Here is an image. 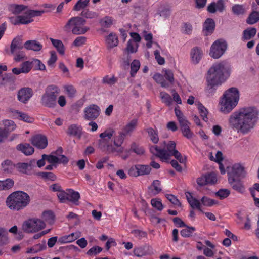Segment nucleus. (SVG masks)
I'll use <instances>...</instances> for the list:
<instances>
[{
    "instance_id": "nucleus-1",
    "label": "nucleus",
    "mask_w": 259,
    "mask_h": 259,
    "mask_svg": "<svg viewBox=\"0 0 259 259\" xmlns=\"http://www.w3.org/2000/svg\"><path fill=\"white\" fill-rule=\"evenodd\" d=\"M258 119V112L256 108H244L230 115L229 125L233 130L246 134L254 127Z\"/></svg>"
},
{
    "instance_id": "nucleus-2",
    "label": "nucleus",
    "mask_w": 259,
    "mask_h": 259,
    "mask_svg": "<svg viewBox=\"0 0 259 259\" xmlns=\"http://www.w3.org/2000/svg\"><path fill=\"white\" fill-rule=\"evenodd\" d=\"M229 76V72L223 63L213 65L208 71L206 92L213 94L216 91V87L225 82Z\"/></svg>"
},
{
    "instance_id": "nucleus-3",
    "label": "nucleus",
    "mask_w": 259,
    "mask_h": 259,
    "mask_svg": "<svg viewBox=\"0 0 259 259\" xmlns=\"http://www.w3.org/2000/svg\"><path fill=\"white\" fill-rule=\"evenodd\" d=\"M29 195L22 191H15L10 194L7 198V206L14 211H19L26 207L30 202Z\"/></svg>"
},
{
    "instance_id": "nucleus-4",
    "label": "nucleus",
    "mask_w": 259,
    "mask_h": 259,
    "mask_svg": "<svg viewBox=\"0 0 259 259\" xmlns=\"http://www.w3.org/2000/svg\"><path fill=\"white\" fill-rule=\"evenodd\" d=\"M239 99L238 89L232 87L224 93L220 101V111L227 114L232 111L237 105Z\"/></svg>"
},
{
    "instance_id": "nucleus-5",
    "label": "nucleus",
    "mask_w": 259,
    "mask_h": 259,
    "mask_svg": "<svg viewBox=\"0 0 259 259\" xmlns=\"http://www.w3.org/2000/svg\"><path fill=\"white\" fill-rule=\"evenodd\" d=\"M176 144L174 141H163L160 143V146L153 145L150 147V152L160 159L162 161L168 162L170 157L174 155Z\"/></svg>"
},
{
    "instance_id": "nucleus-6",
    "label": "nucleus",
    "mask_w": 259,
    "mask_h": 259,
    "mask_svg": "<svg viewBox=\"0 0 259 259\" xmlns=\"http://www.w3.org/2000/svg\"><path fill=\"white\" fill-rule=\"evenodd\" d=\"M115 131L112 129H109L105 131L100 134V139L98 141V148L103 152L107 154L114 153H122L123 151V148L121 147L117 149L111 139Z\"/></svg>"
},
{
    "instance_id": "nucleus-7",
    "label": "nucleus",
    "mask_w": 259,
    "mask_h": 259,
    "mask_svg": "<svg viewBox=\"0 0 259 259\" xmlns=\"http://www.w3.org/2000/svg\"><path fill=\"white\" fill-rule=\"evenodd\" d=\"M60 92L59 87L54 84L48 85L41 98V105L48 108H54L56 105L57 97Z\"/></svg>"
},
{
    "instance_id": "nucleus-8",
    "label": "nucleus",
    "mask_w": 259,
    "mask_h": 259,
    "mask_svg": "<svg viewBox=\"0 0 259 259\" xmlns=\"http://www.w3.org/2000/svg\"><path fill=\"white\" fill-rule=\"evenodd\" d=\"M86 20L82 17H73L68 21L64 29L66 31H71L75 35L83 34L89 30L88 27L84 26Z\"/></svg>"
},
{
    "instance_id": "nucleus-9",
    "label": "nucleus",
    "mask_w": 259,
    "mask_h": 259,
    "mask_svg": "<svg viewBox=\"0 0 259 259\" xmlns=\"http://www.w3.org/2000/svg\"><path fill=\"white\" fill-rule=\"evenodd\" d=\"M46 227L45 223L39 219L32 218L25 221L22 225L23 230L26 233H35Z\"/></svg>"
},
{
    "instance_id": "nucleus-10",
    "label": "nucleus",
    "mask_w": 259,
    "mask_h": 259,
    "mask_svg": "<svg viewBox=\"0 0 259 259\" xmlns=\"http://www.w3.org/2000/svg\"><path fill=\"white\" fill-rule=\"evenodd\" d=\"M227 47V44L225 41L217 40L211 47L210 55L214 58H219L225 53Z\"/></svg>"
},
{
    "instance_id": "nucleus-11",
    "label": "nucleus",
    "mask_w": 259,
    "mask_h": 259,
    "mask_svg": "<svg viewBox=\"0 0 259 259\" xmlns=\"http://www.w3.org/2000/svg\"><path fill=\"white\" fill-rule=\"evenodd\" d=\"M85 120L93 121L96 119L100 114V108L96 104H91L85 107L83 111Z\"/></svg>"
},
{
    "instance_id": "nucleus-12",
    "label": "nucleus",
    "mask_w": 259,
    "mask_h": 259,
    "mask_svg": "<svg viewBox=\"0 0 259 259\" xmlns=\"http://www.w3.org/2000/svg\"><path fill=\"white\" fill-rule=\"evenodd\" d=\"M228 179H241L245 176L244 167L240 164H234L230 169L228 170Z\"/></svg>"
},
{
    "instance_id": "nucleus-13",
    "label": "nucleus",
    "mask_w": 259,
    "mask_h": 259,
    "mask_svg": "<svg viewBox=\"0 0 259 259\" xmlns=\"http://www.w3.org/2000/svg\"><path fill=\"white\" fill-rule=\"evenodd\" d=\"M24 48V44L23 42V40L20 36H17L15 37L11 42L10 46V49L8 48L5 50L7 53L14 55L15 53L22 50Z\"/></svg>"
},
{
    "instance_id": "nucleus-14",
    "label": "nucleus",
    "mask_w": 259,
    "mask_h": 259,
    "mask_svg": "<svg viewBox=\"0 0 259 259\" xmlns=\"http://www.w3.org/2000/svg\"><path fill=\"white\" fill-rule=\"evenodd\" d=\"M31 142L34 146L39 149H44L48 145L47 137L41 134H38L33 136L31 138Z\"/></svg>"
},
{
    "instance_id": "nucleus-15",
    "label": "nucleus",
    "mask_w": 259,
    "mask_h": 259,
    "mask_svg": "<svg viewBox=\"0 0 259 259\" xmlns=\"http://www.w3.org/2000/svg\"><path fill=\"white\" fill-rule=\"evenodd\" d=\"M33 94V90L30 88H23L18 92V100L22 103H26Z\"/></svg>"
},
{
    "instance_id": "nucleus-16",
    "label": "nucleus",
    "mask_w": 259,
    "mask_h": 259,
    "mask_svg": "<svg viewBox=\"0 0 259 259\" xmlns=\"http://www.w3.org/2000/svg\"><path fill=\"white\" fill-rule=\"evenodd\" d=\"M133 253L137 257H142L147 255L153 253V250L151 246L145 245L139 247H136L133 250Z\"/></svg>"
},
{
    "instance_id": "nucleus-17",
    "label": "nucleus",
    "mask_w": 259,
    "mask_h": 259,
    "mask_svg": "<svg viewBox=\"0 0 259 259\" xmlns=\"http://www.w3.org/2000/svg\"><path fill=\"white\" fill-rule=\"evenodd\" d=\"M82 127L80 125L73 124L69 126L66 133L70 136L80 139L82 136Z\"/></svg>"
},
{
    "instance_id": "nucleus-18",
    "label": "nucleus",
    "mask_w": 259,
    "mask_h": 259,
    "mask_svg": "<svg viewBox=\"0 0 259 259\" xmlns=\"http://www.w3.org/2000/svg\"><path fill=\"white\" fill-rule=\"evenodd\" d=\"M80 198V195L78 192L72 189H67V201L71 202L75 205H78Z\"/></svg>"
},
{
    "instance_id": "nucleus-19",
    "label": "nucleus",
    "mask_w": 259,
    "mask_h": 259,
    "mask_svg": "<svg viewBox=\"0 0 259 259\" xmlns=\"http://www.w3.org/2000/svg\"><path fill=\"white\" fill-rule=\"evenodd\" d=\"M229 183L232 188L240 193H243L245 192V187L240 179H228Z\"/></svg>"
},
{
    "instance_id": "nucleus-20",
    "label": "nucleus",
    "mask_w": 259,
    "mask_h": 259,
    "mask_svg": "<svg viewBox=\"0 0 259 259\" xmlns=\"http://www.w3.org/2000/svg\"><path fill=\"white\" fill-rule=\"evenodd\" d=\"M16 149L27 156L32 155L34 152L33 147L28 143L19 144L16 146Z\"/></svg>"
},
{
    "instance_id": "nucleus-21",
    "label": "nucleus",
    "mask_w": 259,
    "mask_h": 259,
    "mask_svg": "<svg viewBox=\"0 0 259 259\" xmlns=\"http://www.w3.org/2000/svg\"><path fill=\"white\" fill-rule=\"evenodd\" d=\"M187 194H186L187 199L191 208L197 209L200 212H203L200 201L196 198L193 197L190 193L188 192Z\"/></svg>"
},
{
    "instance_id": "nucleus-22",
    "label": "nucleus",
    "mask_w": 259,
    "mask_h": 259,
    "mask_svg": "<svg viewBox=\"0 0 259 259\" xmlns=\"http://www.w3.org/2000/svg\"><path fill=\"white\" fill-rule=\"evenodd\" d=\"M24 48L27 50L39 51L42 48V45L35 40H27L24 43Z\"/></svg>"
},
{
    "instance_id": "nucleus-23",
    "label": "nucleus",
    "mask_w": 259,
    "mask_h": 259,
    "mask_svg": "<svg viewBox=\"0 0 259 259\" xmlns=\"http://www.w3.org/2000/svg\"><path fill=\"white\" fill-rule=\"evenodd\" d=\"M215 28V22L211 18H207L203 25V31L206 35L211 34Z\"/></svg>"
},
{
    "instance_id": "nucleus-24",
    "label": "nucleus",
    "mask_w": 259,
    "mask_h": 259,
    "mask_svg": "<svg viewBox=\"0 0 259 259\" xmlns=\"http://www.w3.org/2000/svg\"><path fill=\"white\" fill-rule=\"evenodd\" d=\"M180 124L183 135L188 139H191L193 136V133L191 131L188 120L180 123Z\"/></svg>"
},
{
    "instance_id": "nucleus-25",
    "label": "nucleus",
    "mask_w": 259,
    "mask_h": 259,
    "mask_svg": "<svg viewBox=\"0 0 259 259\" xmlns=\"http://www.w3.org/2000/svg\"><path fill=\"white\" fill-rule=\"evenodd\" d=\"M202 51L197 47L193 48L191 52V57L193 63L197 64L202 57Z\"/></svg>"
},
{
    "instance_id": "nucleus-26",
    "label": "nucleus",
    "mask_w": 259,
    "mask_h": 259,
    "mask_svg": "<svg viewBox=\"0 0 259 259\" xmlns=\"http://www.w3.org/2000/svg\"><path fill=\"white\" fill-rule=\"evenodd\" d=\"M1 165L2 170L7 174H12L16 168V164L8 159L3 161Z\"/></svg>"
},
{
    "instance_id": "nucleus-27",
    "label": "nucleus",
    "mask_w": 259,
    "mask_h": 259,
    "mask_svg": "<svg viewBox=\"0 0 259 259\" xmlns=\"http://www.w3.org/2000/svg\"><path fill=\"white\" fill-rule=\"evenodd\" d=\"M33 162V161H30L29 163L19 162L16 164V168L19 172L27 174V170H30L32 168Z\"/></svg>"
},
{
    "instance_id": "nucleus-28",
    "label": "nucleus",
    "mask_w": 259,
    "mask_h": 259,
    "mask_svg": "<svg viewBox=\"0 0 259 259\" xmlns=\"http://www.w3.org/2000/svg\"><path fill=\"white\" fill-rule=\"evenodd\" d=\"M256 33V29L254 27H249L243 31L241 39L243 41L248 40L253 38Z\"/></svg>"
},
{
    "instance_id": "nucleus-29",
    "label": "nucleus",
    "mask_w": 259,
    "mask_h": 259,
    "mask_svg": "<svg viewBox=\"0 0 259 259\" xmlns=\"http://www.w3.org/2000/svg\"><path fill=\"white\" fill-rule=\"evenodd\" d=\"M138 125V119H133L130 121L123 128L125 135H129L135 130Z\"/></svg>"
},
{
    "instance_id": "nucleus-30",
    "label": "nucleus",
    "mask_w": 259,
    "mask_h": 259,
    "mask_svg": "<svg viewBox=\"0 0 259 259\" xmlns=\"http://www.w3.org/2000/svg\"><path fill=\"white\" fill-rule=\"evenodd\" d=\"M106 41L108 47L112 48L116 47L118 44V36L115 33H110L106 38Z\"/></svg>"
},
{
    "instance_id": "nucleus-31",
    "label": "nucleus",
    "mask_w": 259,
    "mask_h": 259,
    "mask_svg": "<svg viewBox=\"0 0 259 259\" xmlns=\"http://www.w3.org/2000/svg\"><path fill=\"white\" fill-rule=\"evenodd\" d=\"M50 40L53 46L56 49L57 52L63 55L65 53V47L61 40L50 38Z\"/></svg>"
},
{
    "instance_id": "nucleus-32",
    "label": "nucleus",
    "mask_w": 259,
    "mask_h": 259,
    "mask_svg": "<svg viewBox=\"0 0 259 259\" xmlns=\"http://www.w3.org/2000/svg\"><path fill=\"white\" fill-rule=\"evenodd\" d=\"M11 111L12 113L17 115L19 119L23 120L26 122L32 123L34 121V118L29 116L26 113L19 112V111L16 110H11Z\"/></svg>"
},
{
    "instance_id": "nucleus-33",
    "label": "nucleus",
    "mask_w": 259,
    "mask_h": 259,
    "mask_svg": "<svg viewBox=\"0 0 259 259\" xmlns=\"http://www.w3.org/2000/svg\"><path fill=\"white\" fill-rule=\"evenodd\" d=\"M148 133L150 140L154 144H156L159 141V137L158 132L157 130H154L152 127H148L146 130Z\"/></svg>"
},
{
    "instance_id": "nucleus-34",
    "label": "nucleus",
    "mask_w": 259,
    "mask_h": 259,
    "mask_svg": "<svg viewBox=\"0 0 259 259\" xmlns=\"http://www.w3.org/2000/svg\"><path fill=\"white\" fill-rule=\"evenodd\" d=\"M8 232L6 229L0 227V246L6 245L9 242Z\"/></svg>"
},
{
    "instance_id": "nucleus-35",
    "label": "nucleus",
    "mask_w": 259,
    "mask_h": 259,
    "mask_svg": "<svg viewBox=\"0 0 259 259\" xmlns=\"http://www.w3.org/2000/svg\"><path fill=\"white\" fill-rule=\"evenodd\" d=\"M258 21L259 12L253 10L247 18L246 23L249 25H252L257 23Z\"/></svg>"
},
{
    "instance_id": "nucleus-36",
    "label": "nucleus",
    "mask_w": 259,
    "mask_h": 259,
    "mask_svg": "<svg viewBox=\"0 0 259 259\" xmlns=\"http://www.w3.org/2000/svg\"><path fill=\"white\" fill-rule=\"evenodd\" d=\"M113 20L112 17L106 16L102 18L100 20L99 23L103 28H108L113 24Z\"/></svg>"
},
{
    "instance_id": "nucleus-37",
    "label": "nucleus",
    "mask_w": 259,
    "mask_h": 259,
    "mask_svg": "<svg viewBox=\"0 0 259 259\" xmlns=\"http://www.w3.org/2000/svg\"><path fill=\"white\" fill-rule=\"evenodd\" d=\"M153 79L158 84H160L162 87L168 88L169 87V83L167 82L164 78L163 75L160 73H156L153 76Z\"/></svg>"
},
{
    "instance_id": "nucleus-38",
    "label": "nucleus",
    "mask_w": 259,
    "mask_h": 259,
    "mask_svg": "<svg viewBox=\"0 0 259 259\" xmlns=\"http://www.w3.org/2000/svg\"><path fill=\"white\" fill-rule=\"evenodd\" d=\"M90 0H78L73 7V10L79 11L83 10L89 5Z\"/></svg>"
},
{
    "instance_id": "nucleus-39",
    "label": "nucleus",
    "mask_w": 259,
    "mask_h": 259,
    "mask_svg": "<svg viewBox=\"0 0 259 259\" xmlns=\"http://www.w3.org/2000/svg\"><path fill=\"white\" fill-rule=\"evenodd\" d=\"M46 248L45 243L36 244L31 248H28L27 253H35L40 252Z\"/></svg>"
},
{
    "instance_id": "nucleus-40",
    "label": "nucleus",
    "mask_w": 259,
    "mask_h": 259,
    "mask_svg": "<svg viewBox=\"0 0 259 259\" xmlns=\"http://www.w3.org/2000/svg\"><path fill=\"white\" fill-rule=\"evenodd\" d=\"M158 14L161 17L167 18L170 14V9L168 5H161L159 8L157 12Z\"/></svg>"
},
{
    "instance_id": "nucleus-41",
    "label": "nucleus",
    "mask_w": 259,
    "mask_h": 259,
    "mask_svg": "<svg viewBox=\"0 0 259 259\" xmlns=\"http://www.w3.org/2000/svg\"><path fill=\"white\" fill-rule=\"evenodd\" d=\"M42 218L46 222L52 224L54 221L55 215L51 210H46L43 212Z\"/></svg>"
},
{
    "instance_id": "nucleus-42",
    "label": "nucleus",
    "mask_w": 259,
    "mask_h": 259,
    "mask_svg": "<svg viewBox=\"0 0 259 259\" xmlns=\"http://www.w3.org/2000/svg\"><path fill=\"white\" fill-rule=\"evenodd\" d=\"M140 67V62L138 60H134L131 64L130 75L132 77H134L139 70Z\"/></svg>"
},
{
    "instance_id": "nucleus-43",
    "label": "nucleus",
    "mask_w": 259,
    "mask_h": 259,
    "mask_svg": "<svg viewBox=\"0 0 259 259\" xmlns=\"http://www.w3.org/2000/svg\"><path fill=\"white\" fill-rule=\"evenodd\" d=\"M81 16L87 19L97 18L99 15L97 13L91 11L89 9H84L82 11Z\"/></svg>"
},
{
    "instance_id": "nucleus-44",
    "label": "nucleus",
    "mask_w": 259,
    "mask_h": 259,
    "mask_svg": "<svg viewBox=\"0 0 259 259\" xmlns=\"http://www.w3.org/2000/svg\"><path fill=\"white\" fill-rule=\"evenodd\" d=\"M127 135L125 134V133L122 131L119 133L118 136H117L114 138V144L115 146L118 147H121V145L124 142L125 137Z\"/></svg>"
},
{
    "instance_id": "nucleus-45",
    "label": "nucleus",
    "mask_w": 259,
    "mask_h": 259,
    "mask_svg": "<svg viewBox=\"0 0 259 259\" xmlns=\"http://www.w3.org/2000/svg\"><path fill=\"white\" fill-rule=\"evenodd\" d=\"M37 175L45 180L52 181H54L57 179L56 175L52 172H39Z\"/></svg>"
},
{
    "instance_id": "nucleus-46",
    "label": "nucleus",
    "mask_w": 259,
    "mask_h": 259,
    "mask_svg": "<svg viewBox=\"0 0 259 259\" xmlns=\"http://www.w3.org/2000/svg\"><path fill=\"white\" fill-rule=\"evenodd\" d=\"M3 125L4 126L3 128L7 131L9 133L13 131L16 127V125L13 121L8 119L3 121Z\"/></svg>"
},
{
    "instance_id": "nucleus-47",
    "label": "nucleus",
    "mask_w": 259,
    "mask_h": 259,
    "mask_svg": "<svg viewBox=\"0 0 259 259\" xmlns=\"http://www.w3.org/2000/svg\"><path fill=\"white\" fill-rule=\"evenodd\" d=\"M130 151L139 155L143 154L145 152L144 148L142 146L137 144L136 143H133L131 145Z\"/></svg>"
},
{
    "instance_id": "nucleus-48",
    "label": "nucleus",
    "mask_w": 259,
    "mask_h": 259,
    "mask_svg": "<svg viewBox=\"0 0 259 259\" xmlns=\"http://www.w3.org/2000/svg\"><path fill=\"white\" fill-rule=\"evenodd\" d=\"M186 228L181 231V235L183 237H189L192 236V233L196 230L194 227H189L186 225Z\"/></svg>"
},
{
    "instance_id": "nucleus-49",
    "label": "nucleus",
    "mask_w": 259,
    "mask_h": 259,
    "mask_svg": "<svg viewBox=\"0 0 259 259\" xmlns=\"http://www.w3.org/2000/svg\"><path fill=\"white\" fill-rule=\"evenodd\" d=\"M77 239V237L74 233H72L69 235L62 236L59 239V241L61 243H67L74 241Z\"/></svg>"
},
{
    "instance_id": "nucleus-50",
    "label": "nucleus",
    "mask_w": 259,
    "mask_h": 259,
    "mask_svg": "<svg viewBox=\"0 0 259 259\" xmlns=\"http://www.w3.org/2000/svg\"><path fill=\"white\" fill-rule=\"evenodd\" d=\"M160 97L162 102L165 103L167 106H170L172 103V98L170 96L165 92L160 93Z\"/></svg>"
},
{
    "instance_id": "nucleus-51",
    "label": "nucleus",
    "mask_w": 259,
    "mask_h": 259,
    "mask_svg": "<svg viewBox=\"0 0 259 259\" xmlns=\"http://www.w3.org/2000/svg\"><path fill=\"white\" fill-rule=\"evenodd\" d=\"M27 8V6L23 5H14L11 7V10L13 14L18 15L26 9Z\"/></svg>"
},
{
    "instance_id": "nucleus-52",
    "label": "nucleus",
    "mask_w": 259,
    "mask_h": 259,
    "mask_svg": "<svg viewBox=\"0 0 259 259\" xmlns=\"http://www.w3.org/2000/svg\"><path fill=\"white\" fill-rule=\"evenodd\" d=\"M139 176L146 175L150 174L151 168L149 165L138 164Z\"/></svg>"
},
{
    "instance_id": "nucleus-53",
    "label": "nucleus",
    "mask_w": 259,
    "mask_h": 259,
    "mask_svg": "<svg viewBox=\"0 0 259 259\" xmlns=\"http://www.w3.org/2000/svg\"><path fill=\"white\" fill-rule=\"evenodd\" d=\"M3 189L4 191L9 190L11 189L14 185V181L11 178H7L3 180Z\"/></svg>"
},
{
    "instance_id": "nucleus-54",
    "label": "nucleus",
    "mask_w": 259,
    "mask_h": 259,
    "mask_svg": "<svg viewBox=\"0 0 259 259\" xmlns=\"http://www.w3.org/2000/svg\"><path fill=\"white\" fill-rule=\"evenodd\" d=\"M151 205L159 211H161L163 209V205L161 201L159 198H153L151 200Z\"/></svg>"
},
{
    "instance_id": "nucleus-55",
    "label": "nucleus",
    "mask_w": 259,
    "mask_h": 259,
    "mask_svg": "<svg viewBox=\"0 0 259 259\" xmlns=\"http://www.w3.org/2000/svg\"><path fill=\"white\" fill-rule=\"evenodd\" d=\"M198 109L203 120L205 122H207L208 120V118L207 117L208 112L207 109L202 104H200L198 106Z\"/></svg>"
},
{
    "instance_id": "nucleus-56",
    "label": "nucleus",
    "mask_w": 259,
    "mask_h": 259,
    "mask_svg": "<svg viewBox=\"0 0 259 259\" xmlns=\"http://www.w3.org/2000/svg\"><path fill=\"white\" fill-rule=\"evenodd\" d=\"M138 45L132 39H130L127 44L126 50L128 53H134L137 51Z\"/></svg>"
},
{
    "instance_id": "nucleus-57",
    "label": "nucleus",
    "mask_w": 259,
    "mask_h": 259,
    "mask_svg": "<svg viewBox=\"0 0 259 259\" xmlns=\"http://www.w3.org/2000/svg\"><path fill=\"white\" fill-rule=\"evenodd\" d=\"M201 201L202 204L205 206L211 207L217 203V201L214 199H210L206 196H203Z\"/></svg>"
},
{
    "instance_id": "nucleus-58",
    "label": "nucleus",
    "mask_w": 259,
    "mask_h": 259,
    "mask_svg": "<svg viewBox=\"0 0 259 259\" xmlns=\"http://www.w3.org/2000/svg\"><path fill=\"white\" fill-rule=\"evenodd\" d=\"M32 68V62L26 61L23 62L21 65V70L23 73H27L30 71Z\"/></svg>"
},
{
    "instance_id": "nucleus-59",
    "label": "nucleus",
    "mask_w": 259,
    "mask_h": 259,
    "mask_svg": "<svg viewBox=\"0 0 259 259\" xmlns=\"http://www.w3.org/2000/svg\"><path fill=\"white\" fill-rule=\"evenodd\" d=\"M232 11L236 15H243L245 12L243 5L238 4L235 5L232 7Z\"/></svg>"
},
{
    "instance_id": "nucleus-60",
    "label": "nucleus",
    "mask_w": 259,
    "mask_h": 259,
    "mask_svg": "<svg viewBox=\"0 0 259 259\" xmlns=\"http://www.w3.org/2000/svg\"><path fill=\"white\" fill-rule=\"evenodd\" d=\"M131 233L139 240H141L147 236V234L146 232L138 229L132 230Z\"/></svg>"
},
{
    "instance_id": "nucleus-61",
    "label": "nucleus",
    "mask_w": 259,
    "mask_h": 259,
    "mask_svg": "<svg viewBox=\"0 0 259 259\" xmlns=\"http://www.w3.org/2000/svg\"><path fill=\"white\" fill-rule=\"evenodd\" d=\"M164 77L168 81L169 84H172L174 82V77L173 72L170 70H165L164 71Z\"/></svg>"
},
{
    "instance_id": "nucleus-62",
    "label": "nucleus",
    "mask_w": 259,
    "mask_h": 259,
    "mask_svg": "<svg viewBox=\"0 0 259 259\" xmlns=\"http://www.w3.org/2000/svg\"><path fill=\"white\" fill-rule=\"evenodd\" d=\"M64 89L69 97L72 98L75 96L76 90L73 85H66L64 87Z\"/></svg>"
},
{
    "instance_id": "nucleus-63",
    "label": "nucleus",
    "mask_w": 259,
    "mask_h": 259,
    "mask_svg": "<svg viewBox=\"0 0 259 259\" xmlns=\"http://www.w3.org/2000/svg\"><path fill=\"white\" fill-rule=\"evenodd\" d=\"M117 81V79L114 76L110 77L109 75H106L103 77L102 82L103 83L107 84L110 85H114Z\"/></svg>"
},
{
    "instance_id": "nucleus-64",
    "label": "nucleus",
    "mask_w": 259,
    "mask_h": 259,
    "mask_svg": "<svg viewBox=\"0 0 259 259\" xmlns=\"http://www.w3.org/2000/svg\"><path fill=\"white\" fill-rule=\"evenodd\" d=\"M31 62L32 67H34L36 69L40 70H45L46 69L45 65L40 61V60L37 59H33Z\"/></svg>"
}]
</instances>
